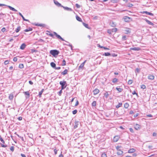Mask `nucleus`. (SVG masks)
I'll return each instance as SVG.
<instances>
[{
  "mask_svg": "<svg viewBox=\"0 0 157 157\" xmlns=\"http://www.w3.org/2000/svg\"><path fill=\"white\" fill-rule=\"evenodd\" d=\"M59 53V51L56 49L51 50L50 52V53L55 57H56Z\"/></svg>",
  "mask_w": 157,
  "mask_h": 157,
  "instance_id": "1",
  "label": "nucleus"
},
{
  "mask_svg": "<svg viewBox=\"0 0 157 157\" xmlns=\"http://www.w3.org/2000/svg\"><path fill=\"white\" fill-rule=\"evenodd\" d=\"M59 84L61 86L62 90H63L66 88L67 86V82L65 81H60Z\"/></svg>",
  "mask_w": 157,
  "mask_h": 157,
  "instance_id": "2",
  "label": "nucleus"
},
{
  "mask_svg": "<svg viewBox=\"0 0 157 157\" xmlns=\"http://www.w3.org/2000/svg\"><path fill=\"white\" fill-rule=\"evenodd\" d=\"M6 6L7 7H8L10 10H11L13 11H14L15 12L17 11V10H16L14 8H13L10 6H8V5H6L4 4H0V6Z\"/></svg>",
  "mask_w": 157,
  "mask_h": 157,
  "instance_id": "3",
  "label": "nucleus"
},
{
  "mask_svg": "<svg viewBox=\"0 0 157 157\" xmlns=\"http://www.w3.org/2000/svg\"><path fill=\"white\" fill-rule=\"evenodd\" d=\"M54 34L59 39H61L62 41H65L62 37L59 35H58L56 32H54Z\"/></svg>",
  "mask_w": 157,
  "mask_h": 157,
  "instance_id": "4",
  "label": "nucleus"
},
{
  "mask_svg": "<svg viewBox=\"0 0 157 157\" xmlns=\"http://www.w3.org/2000/svg\"><path fill=\"white\" fill-rule=\"evenodd\" d=\"M141 13L142 14L146 13L147 14L149 15H151V16H153V15H154L153 13H150V12H148L147 11H143V12H141Z\"/></svg>",
  "mask_w": 157,
  "mask_h": 157,
  "instance_id": "5",
  "label": "nucleus"
},
{
  "mask_svg": "<svg viewBox=\"0 0 157 157\" xmlns=\"http://www.w3.org/2000/svg\"><path fill=\"white\" fill-rule=\"evenodd\" d=\"M86 62V60H85L83 63H82L79 66L78 68V70H80V69H82L84 67L85 63Z\"/></svg>",
  "mask_w": 157,
  "mask_h": 157,
  "instance_id": "6",
  "label": "nucleus"
},
{
  "mask_svg": "<svg viewBox=\"0 0 157 157\" xmlns=\"http://www.w3.org/2000/svg\"><path fill=\"white\" fill-rule=\"evenodd\" d=\"M94 94V95L98 94L99 92V90L97 89H96L93 91Z\"/></svg>",
  "mask_w": 157,
  "mask_h": 157,
  "instance_id": "7",
  "label": "nucleus"
},
{
  "mask_svg": "<svg viewBox=\"0 0 157 157\" xmlns=\"http://www.w3.org/2000/svg\"><path fill=\"white\" fill-rule=\"evenodd\" d=\"M119 138V137L118 136H115L113 138V140L114 142H116L118 140Z\"/></svg>",
  "mask_w": 157,
  "mask_h": 157,
  "instance_id": "8",
  "label": "nucleus"
},
{
  "mask_svg": "<svg viewBox=\"0 0 157 157\" xmlns=\"http://www.w3.org/2000/svg\"><path fill=\"white\" fill-rule=\"evenodd\" d=\"M144 20L149 25H154V24L153 23L148 20L147 19H144Z\"/></svg>",
  "mask_w": 157,
  "mask_h": 157,
  "instance_id": "9",
  "label": "nucleus"
},
{
  "mask_svg": "<svg viewBox=\"0 0 157 157\" xmlns=\"http://www.w3.org/2000/svg\"><path fill=\"white\" fill-rule=\"evenodd\" d=\"M24 94L25 95H27L28 96L27 97H26V98H29L30 97V94L29 91H25L24 92Z\"/></svg>",
  "mask_w": 157,
  "mask_h": 157,
  "instance_id": "10",
  "label": "nucleus"
},
{
  "mask_svg": "<svg viewBox=\"0 0 157 157\" xmlns=\"http://www.w3.org/2000/svg\"><path fill=\"white\" fill-rule=\"evenodd\" d=\"M154 76L153 75H150L148 76V79L151 80H152L154 79Z\"/></svg>",
  "mask_w": 157,
  "mask_h": 157,
  "instance_id": "11",
  "label": "nucleus"
},
{
  "mask_svg": "<svg viewBox=\"0 0 157 157\" xmlns=\"http://www.w3.org/2000/svg\"><path fill=\"white\" fill-rule=\"evenodd\" d=\"M19 14L22 17L23 20L24 21L29 22V20L25 19V18L24 17H23V15L21 13L19 12Z\"/></svg>",
  "mask_w": 157,
  "mask_h": 157,
  "instance_id": "12",
  "label": "nucleus"
},
{
  "mask_svg": "<svg viewBox=\"0 0 157 157\" xmlns=\"http://www.w3.org/2000/svg\"><path fill=\"white\" fill-rule=\"evenodd\" d=\"M130 19V18L127 16H124V21L126 22H128L129 21V20Z\"/></svg>",
  "mask_w": 157,
  "mask_h": 157,
  "instance_id": "13",
  "label": "nucleus"
},
{
  "mask_svg": "<svg viewBox=\"0 0 157 157\" xmlns=\"http://www.w3.org/2000/svg\"><path fill=\"white\" fill-rule=\"evenodd\" d=\"M54 2L55 4L58 6H61L62 7L63 6H62L60 3H59L58 1H54Z\"/></svg>",
  "mask_w": 157,
  "mask_h": 157,
  "instance_id": "14",
  "label": "nucleus"
},
{
  "mask_svg": "<svg viewBox=\"0 0 157 157\" xmlns=\"http://www.w3.org/2000/svg\"><path fill=\"white\" fill-rule=\"evenodd\" d=\"M62 7L66 10L68 11H72V10L71 8H69L67 7H65L63 6Z\"/></svg>",
  "mask_w": 157,
  "mask_h": 157,
  "instance_id": "15",
  "label": "nucleus"
},
{
  "mask_svg": "<svg viewBox=\"0 0 157 157\" xmlns=\"http://www.w3.org/2000/svg\"><path fill=\"white\" fill-rule=\"evenodd\" d=\"M26 47V45L25 43L22 44L20 46V49L23 50Z\"/></svg>",
  "mask_w": 157,
  "mask_h": 157,
  "instance_id": "16",
  "label": "nucleus"
},
{
  "mask_svg": "<svg viewBox=\"0 0 157 157\" xmlns=\"http://www.w3.org/2000/svg\"><path fill=\"white\" fill-rule=\"evenodd\" d=\"M78 124H79V122H78V121L75 122V123L74 125V128H77Z\"/></svg>",
  "mask_w": 157,
  "mask_h": 157,
  "instance_id": "17",
  "label": "nucleus"
},
{
  "mask_svg": "<svg viewBox=\"0 0 157 157\" xmlns=\"http://www.w3.org/2000/svg\"><path fill=\"white\" fill-rule=\"evenodd\" d=\"M13 94L12 93H11L10 94L9 96V99L10 100H12L13 98Z\"/></svg>",
  "mask_w": 157,
  "mask_h": 157,
  "instance_id": "18",
  "label": "nucleus"
},
{
  "mask_svg": "<svg viewBox=\"0 0 157 157\" xmlns=\"http://www.w3.org/2000/svg\"><path fill=\"white\" fill-rule=\"evenodd\" d=\"M135 151V150L134 148H131L128 151L129 153H132L134 152Z\"/></svg>",
  "mask_w": 157,
  "mask_h": 157,
  "instance_id": "19",
  "label": "nucleus"
},
{
  "mask_svg": "<svg viewBox=\"0 0 157 157\" xmlns=\"http://www.w3.org/2000/svg\"><path fill=\"white\" fill-rule=\"evenodd\" d=\"M123 153V151L121 150H119L117 151V154L118 155H121Z\"/></svg>",
  "mask_w": 157,
  "mask_h": 157,
  "instance_id": "20",
  "label": "nucleus"
},
{
  "mask_svg": "<svg viewBox=\"0 0 157 157\" xmlns=\"http://www.w3.org/2000/svg\"><path fill=\"white\" fill-rule=\"evenodd\" d=\"M68 72V71L67 69H65L64 71L61 72V74L63 75H66Z\"/></svg>",
  "mask_w": 157,
  "mask_h": 157,
  "instance_id": "21",
  "label": "nucleus"
},
{
  "mask_svg": "<svg viewBox=\"0 0 157 157\" xmlns=\"http://www.w3.org/2000/svg\"><path fill=\"white\" fill-rule=\"evenodd\" d=\"M50 65H51V66L54 68V69L55 68H56V64L53 62H51V63H50Z\"/></svg>",
  "mask_w": 157,
  "mask_h": 157,
  "instance_id": "22",
  "label": "nucleus"
},
{
  "mask_svg": "<svg viewBox=\"0 0 157 157\" xmlns=\"http://www.w3.org/2000/svg\"><path fill=\"white\" fill-rule=\"evenodd\" d=\"M125 33L128 34L130 33V30L129 29H127L125 30Z\"/></svg>",
  "mask_w": 157,
  "mask_h": 157,
  "instance_id": "23",
  "label": "nucleus"
},
{
  "mask_svg": "<svg viewBox=\"0 0 157 157\" xmlns=\"http://www.w3.org/2000/svg\"><path fill=\"white\" fill-rule=\"evenodd\" d=\"M130 49L133 50L138 51L140 49L139 48L135 47L133 48H131Z\"/></svg>",
  "mask_w": 157,
  "mask_h": 157,
  "instance_id": "24",
  "label": "nucleus"
},
{
  "mask_svg": "<svg viewBox=\"0 0 157 157\" xmlns=\"http://www.w3.org/2000/svg\"><path fill=\"white\" fill-rule=\"evenodd\" d=\"M116 89L119 92H121L123 90V89L121 88H118V87H117L116 88Z\"/></svg>",
  "mask_w": 157,
  "mask_h": 157,
  "instance_id": "25",
  "label": "nucleus"
},
{
  "mask_svg": "<svg viewBox=\"0 0 157 157\" xmlns=\"http://www.w3.org/2000/svg\"><path fill=\"white\" fill-rule=\"evenodd\" d=\"M33 30V29L31 28H29L28 29H26L24 30V31L25 32H27L29 31H32Z\"/></svg>",
  "mask_w": 157,
  "mask_h": 157,
  "instance_id": "26",
  "label": "nucleus"
},
{
  "mask_svg": "<svg viewBox=\"0 0 157 157\" xmlns=\"http://www.w3.org/2000/svg\"><path fill=\"white\" fill-rule=\"evenodd\" d=\"M135 128L136 129L138 130L140 128V126L138 124H136L135 126Z\"/></svg>",
  "mask_w": 157,
  "mask_h": 157,
  "instance_id": "27",
  "label": "nucleus"
},
{
  "mask_svg": "<svg viewBox=\"0 0 157 157\" xmlns=\"http://www.w3.org/2000/svg\"><path fill=\"white\" fill-rule=\"evenodd\" d=\"M44 89H42L41 91L40 92H39V96L40 97H41V95L43 93V92L44 91Z\"/></svg>",
  "mask_w": 157,
  "mask_h": 157,
  "instance_id": "28",
  "label": "nucleus"
},
{
  "mask_svg": "<svg viewBox=\"0 0 157 157\" xmlns=\"http://www.w3.org/2000/svg\"><path fill=\"white\" fill-rule=\"evenodd\" d=\"M76 20L79 21H82V20L81 18L78 16H77L76 17Z\"/></svg>",
  "mask_w": 157,
  "mask_h": 157,
  "instance_id": "29",
  "label": "nucleus"
},
{
  "mask_svg": "<svg viewBox=\"0 0 157 157\" xmlns=\"http://www.w3.org/2000/svg\"><path fill=\"white\" fill-rule=\"evenodd\" d=\"M117 29L116 28H114L112 29L111 30L112 33H115L117 31Z\"/></svg>",
  "mask_w": 157,
  "mask_h": 157,
  "instance_id": "30",
  "label": "nucleus"
},
{
  "mask_svg": "<svg viewBox=\"0 0 157 157\" xmlns=\"http://www.w3.org/2000/svg\"><path fill=\"white\" fill-rule=\"evenodd\" d=\"M96 102L95 101H94L92 103V106H96Z\"/></svg>",
  "mask_w": 157,
  "mask_h": 157,
  "instance_id": "31",
  "label": "nucleus"
},
{
  "mask_svg": "<svg viewBox=\"0 0 157 157\" xmlns=\"http://www.w3.org/2000/svg\"><path fill=\"white\" fill-rule=\"evenodd\" d=\"M21 27L20 26H19L18 27H17V29H16L15 30V31L16 33H18V32L21 29Z\"/></svg>",
  "mask_w": 157,
  "mask_h": 157,
  "instance_id": "32",
  "label": "nucleus"
},
{
  "mask_svg": "<svg viewBox=\"0 0 157 157\" xmlns=\"http://www.w3.org/2000/svg\"><path fill=\"white\" fill-rule=\"evenodd\" d=\"M118 81V79L116 78H113V80H112V82L113 83H116V82H117Z\"/></svg>",
  "mask_w": 157,
  "mask_h": 157,
  "instance_id": "33",
  "label": "nucleus"
},
{
  "mask_svg": "<svg viewBox=\"0 0 157 157\" xmlns=\"http://www.w3.org/2000/svg\"><path fill=\"white\" fill-rule=\"evenodd\" d=\"M111 55V54L109 52H105L104 54H103V55H105V56H109Z\"/></svg>",
  "mask_w": 157,
  "mask_h": 157,
  "instance_id": "34",
  "label": "nucleus"
},
{
  "mask_svg": "<svg viewBox=\"0 0 157 157\" xmlns=\"http://www.w3.org/2000/svg\"><path fill=\"white\" fill-rule=\"evenodd\" d=\"M111 26L112 27H115L116 26V24L115 22L112 21L111 23Z\"/></svg>",
  "mask_w": 157,
  "mask_h": 157,
  "instance_id": "35",
  "label": "nucleus"
},
{
  "mask_svg": "<svg viewBox=\"0 0 157 157\" xmlns=\"http://www.w3.org/2000/svg\"><path fill=\"white\" fill-rule=\"evenodd\" d=\"M122 103H119L118 105L116 106V107L117 108H119L122 105Z\"/></svg>",
  "mask_w": 157,
  "mask_h": 157,
  "instance_id": "36",
  "label": "nucleus"
},
{
  "mask_svg": "<svg viewBox=\"0 0 157 157\" xmlns=\"http://www.w3.org/2000/svg\"><path fill=\"white\" fill-rule=\"evenodd\" d=\"M124 107L125 108H127L129 106V104L128 103H125L124 105Z\"/></svg>",
  "mask_w": 157,
  "mask_h": 157,
  "instance_id": "37",
  "label": "nucleus"
},
{
  "mask_svg": "<svg viewBox=\"0 0 157 157\" xmlns=\"http://www.w3.org/2000/svg\"><path fill=\"white\" fill-rule=\"evenodd\" d=\"M83 25L86 28L89 29L88 25V24H86L84 23H83Z\"/></svg>",
  "mask_w": 157,
  "mask_h": 157,
  "instance_id": "38",
  "label": "nucleus"
},
{
  "mask_svg": "<svg viewBox=\"0 0 157 157\" xmlns=\"http://www.w3.org/2000/svg\"><path fill=\"white\" fill-rule=\"evenodd\" d=\"M0 140L2 142L3 144H5V142L3 139L2 138L1 136H0Z\"/></svg>",
  "mask_w": 157,
  "mask_h": 157,
  "instance_id": "39",
  "label": "nucleus"
},
{
  "mask_svg": "<svg viewBox=\"0 0 157 157\" xmlns=\"http://www.w3.org/2000/svg\"><path fill=\"white\" fill-rule=\"evenodd\" d=\"M19 67L21 69L23 68L24 67V65L23 64H21L19 65Z\"/></svg>",
  "mask_w": 157,
  "mask_h": 157,
  "instance_id": "40",
  "label": "nucleus"
},
{
  "mask_svg": "<svg viewBox=\"0 0 157 157\" xmlns=\"http://www.w3.org/2000/svg\"><path fill=\"white\" fill-rule=\"evenodd\" d=\"M133 82V81L132 80H129L128 81V84H131Z\"/></svg>",
  "mask_w": 157,
  "mask_h": 157,
  "instance_id": "41",
  "label": "nucleus"
},
{
  "mask_svg": "<svg viewBox=\"0 0 157 157\" xmlns=\"http://www.w3.org/2000/svg\"><path fill=\"white\" fill-rule=\"evenodd\" d=\"M122 39V40L124 41V40H126L127 39L126 36H123Z\"/></svg>",
  "mask_w": 157,
  "mask_h": 157,
  "instance_id": "42",
  "label": "nucleus"
},
{
  "mask_svg": "<svg viewBox=\"0 0 157 157\" xmlns=\"http://www.w3.org/2000/svg\"><path fill=\"white\" fill-rule=\"evenodd\" d=\"M109 96V94L107 92H106L104 94V96L106 98H107Z\"/></svg>",
  "mask_w": 157,
  "mask_h": 157,
  "instance_id": "43",
  "label": "nucleus"
},
{
  "mask_svg": "<svg viewBox=\"0 0 157 157\" xmlns=\"http://www.w3.org/2000/svg\"><path fill=\"white\" fill-rule=\"evenodd\" d=\"M10 150L12 151H13L14 150V147L13 146H11L10 148Z\"/></svg>",
  "mask_w": 157,
  "mask_h": 157,
  "instance_id": "44",
  "label": "nucleus"
},
{
  "mask_svg": "<svg viewBox=\"0 0 157 157\" xmlns=\"http://www.w3.org/2000/svg\"><path fill=\"white\" fill-rule=\"evenodd\" d=\"M146 88V86L144 85H142L141 86V89H144Z\"/></svg>",
  "mask_w": 157,
  "mask_h": 157,
  "instance_id": "45",
  "label": "nucleus"
},
{
  "mask_svg": "<svg viewBox=\"0 0 157 157\" xmlns=\"http://www.w3.org/2000/svg\"><path fill=\"white\" fill-rule=\"evenodd\" d=\"M101 157H107L105 153H103L101 154Z\"/></svg>",
  "mask_w": 157,
  "mask_h": 157,
  "instance_id": "46",
  "label": "nucleus"
},
{
  "mask_svg": "<svg viewBox=\"0 0 157 157\" xmlns=\"http://www.w3.org/2000/svg\"><path fill=\"white\" fill-rule=\"evenodd\" d=\"M17 136L19 137L23 141H24V139L23 137L21 136H20L19 135H18V134H17Z\"/></svg>",
  "mask_w": 157,
  "mask_h": 157,
  "instance_id": "47",
  "label": "nucleus"
},
{
  "mask_svg": "<svg viewBox=\"0 0 157 157\" xmlns=\"http://www.w3.org/2000/svg\"><path fill=\"white\" fill-rule=\"evenodd\" d=\"M65 65H66V61L65 60H63V63L62 64V66H65Z\"/></svg>",
  "mask_w": 157,
  "mask_h": 157,
  "instance_id": "48",
  "label": "nucleus"
},
{
  "mask_svg": "<svg viewBox=\"0 0 157 157\" xmlns=\"http://www.w3.org/2000/svg\"><path fill=\"white\" fill-rule=\"evenodd\" d=\"M77 110H75L72 111V113L73 114H75L77 113Z\"/></svg>",
  "mask_w": 157,
  "mask_h": 157,
  "instance_id": "49",
  "label": "nucleus"
},
{
  "mask_svg": "<svg viewBox=\"0 0 157 157\" xmlns=\"http://www.w3.org/2000/svg\"><path fill=\"white\" fill-rule=\"evenodd\" d=\"M121 147H120V146H117L116 147V149L118 151L119 150H121L120 149V148Z\"/></svg>",
  "mask_w": 157,
  "mask_h": 157,
  "instance_id": "50",
  "label": "nucleus"
},
{
  "mask_svg": "<svg viewBox=\"0 0 157 157\" xmlns=\"http://www.w3.org/2000/svg\"><path fill=\"white\" fill-rule=\"evenodd\" d=\"M6 30V29L4 27H3V28L2 29H1V31L2 32H5Z\"/></svg>",
  "mask_w": 157,
  "mask_h": 157,
  "instance_id": "51",
  "label": "nucleus"
},
{
  "mask_svg": "<svg viewBox=\"0 0 157 157\" xmlns=\"http://www.w3.org/2000/svg\"><path fill=\"white\" fill-rule=\"evenodd\" d=\"M29 137L30 138L32 139L33 137V135L31 134H29Z\"/></svg>",
  "mask_w": 157,
  "mask_h": 157,
  "instance_id": "52",
  "label": "nucleus"
},
{
  "mask_svg": "<svg viewBox=\"0 0 157 157\" xmlns=\"http://www.w3.org/2000/svg\"><path fill=\"white\" fill-rule=\"evenodd\" d=\"M107 32L108 33H109V34H111L112 32L111 29H108L107 30Z\"/></svg>",
  "mask_w": 157,
  "mask_h": 157,
  "instance_id": "53",
  "label": "nucleus"
},
{
  "mask_svg": "<svg viewBox=\"0 0 157 157\" xmlns=\"http://www.w3.org/2000/svg\"><path fill=\"white\" fill-rule=\"evenodd\" d=\"M1 145L2 147H7V145H5L4 144H1Z\"/></svg>",
  "mask_w": 157,
  "mask_h": 157,
  "instance_id": "54",
  "label": "nucleus"
},
{
  "mask_svg": "<svg viewBox=\"0 0 157 157\" xmlns=\"http://www.w3.org/2000/svg\"><path fill=\"white\" fill-rule=\"evenodd\" d=\"M75 6L77 8H79L80 7V6L78 4H75Z\"/></svg>",
  "mask_w": 157,
  "mask_h": 157,
  "instance_id": "55",
  "label": "nucleus"
},
{
  "mask_svg": "<svg viewBox=\"0 0 157 157\" xmlns=\"http://www.w3.org/2000/svg\"><path fill=\"white\" fill-rule=\"evenodd\" d=\"M17 59L16 57H14L13 59V61L14 62H16L17 61Z\"/></svg>",
  "mask_w": 157,
  "mask_h": 157,
  "instance_id": "56",
  "label": "nucleus"
},
{
  "mask_svg": "<svg viewBox=\"0 0 157 157\" xmlns=\"http://www.w3.org/2000/svg\"><path fill=\"white\" fill-rule=\"evenodd\" d=\"M140 69L138 68H136V72L139 73L140 72Z\"/></svg>",
  "mask_w": 157,
  "mask_h": 157,
  "instance_id": "57",
  "label": "nucleus"
},
{
  "mask_svg": "<svg viewBox=\"0 0 157 157\" xmlns=\"http://www.w3.org/2000/svg\"><path fill=\"white\" fill-rule=\"evenodd\" d=\"M31 52L32 53H33L34 52H37V50H36L35 49H31Z\"/></svg>",
  "mask_w": 157,
  "mask_h": 157,
  "instance_id": "58",
  "label": "nucleus"
},
{
  "mask_svg": "<svg viewBox=\"0 0 157 157\" xmlns=\"http://www.w3.org/2000/svg\"><path fill=\"white\" fill-rule=\"evenodd\" d=\"M147 117H152V115L151 114L147 115H146Z\"/></svg>",
  "mask_w": 157,
  "mask_h": 157,
  "instance_id": "59",
  "label": "nucleus"
},
{
  "mask_svg": "<svg viewBox=\"0 0 157 157\" xmlns=\"http://www.w3.org/2000/svg\"><path fill=\"white\" fill-rule=\"evenodd\" d=\"M9 63V61L8 60H6L4 62V64L5 65H7Z\"/></svg>",
  "mask_w": 157,
  "mask_h": 157,
  "instance_id": "60",
  "label": "nucleus"
},
{
  "mask_svg": "<svg viewBox=\"0 0 157 157\" xmlns=\"http://www.w3.org/2000/svg\"><path fill=\"white\" fill-rule=\"evenodd\" d=\"M43 25H44L42 24H37L36 25L40 26V27L43 26Z\"/></svg>",
  "mask_w": 157,
  "mask_h": 157,
  "instance_id": "61",
  "label": "nucleus"
},
{
  "mask_svg": "<svg viewBox=\"0 0 157 157\" xmlns=\"http://www.w3.org/2000/svg\"><path fill=\"white\" fill-rule=\"evenodd\" d=\"M132 94L133 95H134V94H136L137 95H138V94L136 93V91H134L132 93Z\"/></svg>",
  "mask_w": 157,
  "mask_h": 157,
  "instance_id": "62",
  "label": "nucleus"
},
{
  "mask_svg": "<svg viewBox=\"0 0 157 157\" xmlns=\"http://www.w3.org/2000/svg\"><path fill=\"white\" fill-rule=\"evenodd\" d=\"M129 130L132 133L134 132L133 129L132 128H129Z\"/></svg>",
  "mask_w": 157,
  "mask_h": 157,
  "instance_id": "63",
  "label": "nucleus"
},
{
  "mask_svg": "<svg viewBox=\"0 0 157 157\" xmlns=\"http://www.w3.org/2000/svg\"><path fill=\"white\" fill-rule=\"evenodd\" d=\"M32 142H31L30 144L31 146H32L33 145V144H34V141L33 140H32Z\"/></svg>",
  "mask_w": 157,
  "mask_h": 157,
  "instance_id": "64",
  "label": "nucleus"
}]
</instances>
